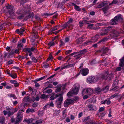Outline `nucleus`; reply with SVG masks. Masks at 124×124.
Segmentation results:
<instances>
[{
    "mask_svg": "<svg viewBox=\"0 0 124 124\" xmlns=\"http://www.w3.org/2000/svg\"><path fill=\"white\" fill-rule=\"evenodd\" d=\"M101 36L100 34L99 35H97L93 37L92 38V41H86L84 43V45L85 46H86L87 45L91 44L92 42L96 41L98 38L99 36Z\"/></svg>",
    "mask_w": 124,
    "mask_h": 124,
    "instance_id": "obj_4",
    "label": "nucleus"
},
{
    "mask_svg": "<svg viewBox=\"0 0 124 124\" xmlns=\"http://www.w3.org/2000/svg\"><path fill=\"white\" fill-rule=\"evenodd\" d=\"M72 20L73 19L72 18H69V21L63 25V27L64 28L67 27L68 28L70 27V26L71 25V24L70 23H72Z\"/></svg>",
    "mask_w": 124,
    "mask_h": 124,
    "instance_id": "obj_12",
    "label": "nucleus"
},
{
    "mask_svg": "<svg viewBox=\"0 0 124 124\" xmlns=\"http://www.w3.org/2000/svg\"><path fill=\"white\" fill-rule=\"evenodd\" d=\"M112 29L111 27L109 26L104 29L103 31L104 33L101 32L100 33V35L101 36H103L106 34L109 31H110Z\"/></svg>",
    "mask_w": 124,
    "mask_h": 124,
    "instance_id": "obj_9",
    "label": "nucleus"
},
{
    "mask_svg": "<svg viewBox=\"0 0 124 124\" xmlns=\"http://www.w3.org/2000/svg\"><path fill=\"white\" fill-rule=\"evenodd\" d=\"M104 108L103 107H101L100 108L99 111H98V113L99 114L100 112H102L104 110Z\"/></svg>",
    "mask_w": 124,
    "mask_h": 124,
    "instance_id": "obj_45",
    "label": "nucleus"
},
{
    "mask_svg": "<svg viewBox=\"0 0 124 124\" xmlns=\"http://www.w3.org/2000/svg\"><path fill=\"white\" fill-rule=\"evenodd\" d=\"M93 77H88L87 79V82L88 83H93Z\"/></svg>",
    "mask_w": 124,
    "mask_h": 124,
    "instance_id": "obj_23",
    "label": "nucleus"
},
{
    "mask_svg": "<svg viewBox=\"0 0 124 124\" xmlns=\"http://www.w3.org/2000/svg\"><path fill=\"white\" fill-rule=\"evenodd\" d=\"M82 115H83L82 112L80 113L78 115V118H80V117H81L82 116Z\"/></svg>",
    "mask_w": 124,
    "mask_h": 124,
    "instance_id": "obj_63",
    "label": "nucleus"
},
{
    "mask_svg": "<svg viewBox=\"0 0 124 124\" xmlns=\"http://www.w3.org/2000/svg\"><path fill=\"white\" fill-rule=\"evenodd\" d=\"M6 110L3 111L4 114L5 115H8V116H9L12 115L14 113L12 111V110L9 108L8 107H7L6 108Z\"/></svg>",
    "mask_w": 124,
    "mask_h": 124,
    "instance_id": "obj_5",
    "label": "nucleus"
},
{
    "mask_svg": "<svg viewBox=\"0 0 124 124\" xmlns=\"http://www.w3.org/2000/svg\"><path fill=\"white\" fill-rule=\"evenodd\" d=\"M93 121L92 120L90 122L89 121H87V122L85 123L84 124H93Z\"/></svg>",
    "mask_w": 124,
    "mask_h": 124,
    "instance_id": "obj_54",
    "label": "nucleus"
},
{
    "mask_svg": "<svg viewBox=\"0 0 124 124\" xmlns=\"http://www.w3.org/2000/svg\"><path fill=\"white\" fill-rule=\"evenodd\" d=\"M43 67L45 68H47L49 67V65L48 64H45L43 65Z\"/></svg>",
    "mask_w": 124,
    "mask_h": 124,
    "instance_id": "obj_51",
    "label": "nucleus"
},
{
    "mask_svg": "<svg viewBox=\"0 0 124 124\" xmlns=\"http://www.w3.org/2000/svg\"><path fill=\"white\" fill-rule=\"evenodd\" d=\"M61 90V88L60 87H57L56 90L55 91V92L56 93H57L60 92Z\"/></svg>",
    "mask_w": 124,
    "mask_h": 124,
    "instance_id": "obj_47",
    "label": "nucleus"
},
{
    "mask_svg": "<svg viewBox=\"0 0 124 124\" xmlns=\"http://www.w3.org/2000/svg\"><path fill=\"white\" fill-rule=\"evenodd\" d=\"M83 20L84 23L85 24H88L91 23H93L92 21H89V19L88 18H84Z\"/></svg>",
    "mask_w": 124,
    "mask_h": 124,
    "instance_id": "obj_16",
    "label": "nucleus"
},
{
    "mask_svg": "<svg viewBox=\"0 0 124 124\" xmlns=\"http://www.w3.org/2000/svg\"><path fill=\"white\" fill-rule=\"evenodd\" d=\"M23 45L22 44L19 43L17 45V47L19 49H21L23 47Z\"/></svg>",
    "mask_w": 124,
    "mask_h": 124,
    "instance_id": "obj_33",
    "label": "nucleus"
},
{
    "mask_svg": "<svg viewBox=\"0 0 124 124\" xmlns=\"http://www.w3.org/2000/svg\"><path fill=\"white\" fill-rule=\"evenodd\" d=\"M24 100L25 101L31 102V101H30V98L28 96H27L25 97Z\"/></svg>",
    "mask_w": 124,
    "mask_h": 124,
    "instance_id": "obj_37",
    "label": "nucleus"
},
{
    "mask_svg": "<svg viewBox=\"0 0 124 124\" xmlns=\"http://www.w3.org/2000/svg\"><path fill=\"white\" fill-rule=\"evenodd\" d=\"M60 42L61 43L59 45L61 47L62 46L64 45V43L62 40H60Z\"/></svg>",
    "mask_w": 124,
    "mask_h": 124,
    "instance_id": "obj_53",
    "label": "nucleus"
},
{
    "mask_svg": "<svg viewBox=\"0 0 124 124\" xmlns=\"http://www.w3.org/2000/svg\"><path fill=\"white\" fill-rule=\"evenodd\" d=\"M105 112H103L99 114V116L100 117H102L104 116L105 115Z\"/></svg>",
    "mask_w": 124,
    "mask_h": 124,
    "instance_id": "obj_42",
    "label": "nucleus"
},
{
    "mask_svg": "<svg viewBox=\"0 0 124 124\" xmlns=\"http://www.w3.org/2000/svg\"><path fill=\"white\" fill-rule=\"evenodd\" d=\"M121 33H122V32H119L115 30H113L111 32L110 36L112 37H117L118 36L119 34Z\"/></svg>",
    "mask_w": 124,
    "mask_h": 124,
    "instance_id": "obj_8",
    "label": "nucleus"
},
{
    "mask_svg": "<svg viewBox=\"0 0 124 124\" xmlns=\"http://www.w3.org/2000/svg\"><path fill=\"white\" fill-rule=\"evenodd\" d=\"M10 82L11 83L13 84H16V83L17 82L16 81L13 80H11L10 81Z\"/></svg>",
    "mask_w": 124,
    "mask_h": 124,
    "instance_id": "obj_56",
    "label": "nucleus"
},
{
    "mask_svg": "<svg viewBox=\"0 0 124 124\" xmlns=\"http://www.w3.org/2000/svg\"><path fill=\"white\" fill-rule=\"evenodd\" d=\"M26 50L29 53L31 52V51L30 50V48H28L26 49Z\"/></svg>",
    "mask_w": 124,
    "mask_h": 124,
    "instance_id": "obj_64",
    "label": "nucleus"
},
{
    "mask_svg": "<svg viewBox=\"0 0 124 124\" xmlns=\"http://www.w3.org/2000/svg\"><path fill=\"white\" fill-rule=\"evenodd\" d=\"M34 14L33 13H31L29 14V15L27 16H26L25 17V18L26 19H28L29 18H32L34 17Z\"/></svg>",
    "mask_w": 124,
    "mask_h": 124,
    "instance_id": "obj_30",
    "label": "nucleus"
},
{
    "mask_svg": "<svg viewBox=\"0 0 124 124\" xmlns=\"http://www.w3.org/2000/svg\"><path fill=\"white\" fill-rule=\"evenodd\" d=\"M74 101V100L68 99L65 101L64 103V106L65 107H67L69 105L73 103Z\"/></svg>",
    "mask_w": 124,
    "mask_h": 124,
    "instance_id": "obj_11",
    "label": "nucleus"
},
{
    "mask_svg": "<svg viewBox=\"0 0 124 124\" xmlns=\"http://www.w3.org/2000/svg\"><path fill=\"white\" fill-rule=\"evenodd\" d=\"M30 101L32 102H34L35 101V98L34 97H32L31 99L30 98Z\"/></svg>",
    "mask_w": 124,
    "mask_h": 124,
    "instance_id": "obj_61",
    "label": "nucleus"
},
{
    "mask_svg": "<svg viewBox=\"0 0 124 124\" xmlns=\"http://www.w3.org/2000/svg\"><path fill=\"white\" fill-rule=\"evenodd\" d=\"M109 89V87L108 86H106L102 90H105V92H107Z\"/></svg>",
    "mask_w": 124,
    "mask_h": 124,
    "instance_id": "obj_39",
    "label": "nucleus"
},
{
    "mask_svg": "<svg viewBox=\"0 0 124 124\" xmlns=\"http://www.w3.org/2000/svg\"><path fill=\"white\" fill-rule=\"evenodd\" d=\"M49 96V95H46L44 94H42L41 95L40 98L43 99H46L48 98Z\"/></svg>",
    "mask_w": 124,
    "mask_h": 124,
    "instance_id": "obj_28",
    "label": "nucleus"
},
{
    "mask_svg": "<svg viewBox=\"0 0 124 124\" xmlns=\"http://www.w3.org/2000/svg\"><path fill=\"white\" fill-rule=\"evenodd\" d=\"M42 121L41 119L39 120L36 121V124H41L42 123Z\"/></svg>",
    "mask_w": 124,
    "mask_h": 124,
    "instance_id": "obj_44",
    "label": "nucleus"
},
{
    "mask_svg": "<svg viewBox=\"0 0 124 124\" xmlns=\"http://www.w3.org/2000/svg\"><path fill=\"white\" fill-rule=\"evenodd\" d=\"M59 26H56L51 29V31H55L56 30H57L59 28Z\"/></svg>",
    "mask_w": 124,
    "mask_h": 124,
    "instance_id": "obj_36",
    "label": "nucleus"
},
{
    "mask_svg": "<svg viewBox=\"0 0 124 124\" xmlns=\"http://www.w3.org/2000/svg\"><path fill=\"white\" fill-rule=\"evenodd\" d=\"M108 72H106L104 74L101 75V76L102 79L105 80H106L108 77Z\"/></svg>",
    "mask_w": 124,
    "mask_h": 124,
    "instance_id": "obj_15",
    "label": "nucleus"
},
{
    "mask_svg": "<svg viewBox=\"0 0 124 124\" xmlns=\"http://www.w3.org/2000/svg\"><path fill=\"white\" fill-rule=\"evenodd\" d=\"M86 52V49L82 50L79 51V53L81 54H84Z\"/></svg>",
    "mask_w": 124,
    "mask_h": 124,
    "instance_id": "obj_43",
    "label": "nucleus"
},
{
    "mask_svg": "<svg viewBox=\"0 0 124 124\" xmlns=\"http://www.w3.org/2000/svg\"><path fill=\"white\" fill-rule=\"evenodd\" d=\"M88 107L89 110H95L96 109V106L92 105H89L88 106Z\"/></svg>",
    "mask_w": 124,
    "mask_h": 124,
    "instance_id": "obj_21",
    "label": "nucleus"
},
{
    "mask_svg": "<svg viewBox=\"0 0 124 124\" xmlns=\"http://www.w3.org/2000/svg\"><path fill=\"white\" fill-rule=\"evenodd\" d=\"M72 5L74 7L75 9L77 10L78 11H80L81 10V9L78 6L76 5L73 3H72Z\"/></svg>",
    "mask_w": 124,
    "mask_h": 124,
    "instance_id": "obj_27",
    "label": "nucleus"
},
{
    "mask_svg": "<svg viewBox=\"0 0 124 124\" xmlns=\"http://www.w3.org/2000/svg\"><path fill=\"white\" fill-rule=\"evenodd\" d=\"M102 91V89L99 87H97L95 89V91L96 93L98 94L100 93Z\"/></svg>",
    "mask_w": 124,
    "mask_h": 124,
    "instance_id": "obj_26",
    "label": "nucleus"
},
{
    "mask_svg": "<svg viewBox=\"0 0 124 124\" xmlns=\"http://www.w3.org/2000/svg\"><path fill=\"white\" fill-rule=\"evenodd\" d=\"M79 24H80V27H82L84 25V24L83 20L82 21H80L79 22Z\"/></svg>",
    "mask_w": 124,
    "mask_h": 124,
    "instance_id": "obj_48",
    "label": "nucleus"
},
{
    "mask_svg": "<svg viewBox=\"0 0 124 124\" xmlns=\"http://www.w3.org/2000/svg\"><path fill=\"white\" fill-rule=\"evenodd\" d=\"M110 8V7H109L108 6H106L105 7L102 8L101 9L103 11L104 13L105 14L107 13V11Z\"/></svg>",
    "mask_w": 124,
    "mask_h": 124,
    "instance_id": "obj_24",
    "label": "nucleus"
},
{
    "mask_svg": "<svg viewBox=\"0 0 124 124\" xmlns=\"http://www.w3.org/2000/svg\"><path fill=\"white\" fill-rule=\"evenodd\" d=\"M88 70L87 69H84L81 70V74L83 76L87 75L88 73Z\"/></svg>",
    "mask_w": 124,
    "mask_h": 124,
    "instance_id": "obj_14",
    "label": "nucleus"
},
{
    "mask_svg": "<svg viewBox=\"0 0 124 124\" xmlns=\"http://www.w3.org/2000/svg\"><path fill=\"white\" fill-rule=\"evenodd\" d=\"M120 62L119 63V66L121 67H122L124 65V56L122 57L121 59H120Z\"/></svg>",
    "mask_w": 124,
    "mask_h": 124,
    "instance_id": "obj_20",
    "label": "nucleus"
},
{
    "mask_svg": "<svg viewBox=\"0 0 124 124\" xmlns=\"http://www.w3.org/2000/svg\"><path fill=\"white\" fill-rule=\"evenodd\" d=\"M80 89V85L78 84H75L72 88L71 91H69L67 94L68 96H71L72 94L76 95L78 93Z\"/></svg>",
    "mask_w": 124,
    "mask_h": 124,
    "instance_id": "obj_1",
    "label": "nucleus"
},
{
    "mask_svg": "<svg viewBox=\"0 0 124 124\" xmlns=\"http://www.w3.org/2000/svg\"><path fill=\"white\" fill-rule=\"evenodd\" d=\"M63 94V93L62 92L61 93L59 94H56L55 95V97H54L53 96H51L50 98V99L52 101L55 98H56L58 97H59L57 100V105H59V106H60L63 100V97L62 95Z\"/></svg>",
    "mask_w": 124,
    "mask_h": 124,
    "instance_id": "obj_2",
    "label": "nucleus"
},
{
    "mask_svg": "<svg viewBox=\"0 0 124 124\" xmlns=\"http://www.w3.org/2000/svg\"><path fill=\"white\" fill-rule=\"evenodd\" d=\"M35 111V110L33 108H28L26 110V112L28 113H29L30 112H31L32 113Z\"/></svg>",
    "mask_w": 124,
    "mask_h": 124,
    "instance_id": "obj_29",
    "label": "nucleus"
},
{
    "mask_svg": "<svg viewBox=\"0 0 124 124\" xmlns=\"http://www.w3.org/2000/svg\"><path fill=\"white\" fill-rule=\"evenodd\" d=\"M6 7L7 9H9L8 10L10 16L13 15L14 13V7L11 5H8L6 6Z\"/></svg>",
    "mask_w": 124,
    "mask_h": 124,
    "instance_id": "obj_7",
    "label": "nucleus"
},
{
    "mask_svg": "<svg viewBox=\"0 0 124 124\" xmlns=\"http://www.w3.org/2000/svg\"><path fill=\"white\" fill-rule=\"evenodd\" d=\"M5 121V118L4 117H0V123L3 124L4 123Z\"/></svg>",
    "mask_w": 124,
    "mask_h": 124,
    "instance_id": "obj_35",
    "label": "nucleus"
},
{
    "mask_svg": "<svg viewBox=\"0 0 124 124\" xmlns=\"http://www.w3.org/2000/svg\"><path fill=\"white\" fill-rule=\"evenodd\" d=\"M106 39H102L101 40V41H100L99 42V43H100V42H105V41H106Z\"/></svg>",
    "mask_w": 124,
    "mask_h": 124,
    "instance_id": "obj_62",
    "label": "nucleus"
},
{
    "mask_svg": "<svg viewBox=\"0 0 124 124\" xmlns=\"http://www.w3.org/2000/svg\"><path fill=\"white\" fill-rule=\"evenodd\" d=\"M93 24H91L88 25V26L87 28H88L91 29L92 28V27L93 26Z\"/></svg>",
    "mask_w": 124,
    "mask_h": 124,
    "instance_id": "obj_50",
    "label": "nucleus"
},
{
    "mask_svg": "<svg viewBox=\"0 0 124 124\" xmlns=\"http://www.w3.org/2000/svg\"><path fill=\"white\" fill-rule=\"evenodd\" d=\"M93 83L96 82L98 80L99 78L97 77H95L93 76Z\"/></svg>",
    "mask_w": 124,
    "mask_h": 124,
    "instance_id": "obj_38",
    "label": "nucleus"
},
{
    "mask_svg": "<svg viewBox=\"0 0 124 124\" xmlns=\"http://www.w3.org/2000/svg\"><path fill=\"white\" fill-rule=\"evenodd\" d=\"M30 57L32 62L34 63H36L37 62V60L35 57L33 56V55H32V56H31Z\"/></svg>",
    "mask_w": 124,
    "mask_h": 124,
    "instance_id": "obj_31",
    "label": "nucleus"
},
{
    "mask_svg": "<svg viewBox=\"0 0 124 124\" xmlns=\"http://www.w3.org/2000/svg\"><path fill=\"white\" fill-rule=\"evenodd\" d=\"M19 49H16L14 53L16 54L19 53ZM14 51H12L10 52V54H14Z\"/></svg>",
    "mask_w": 124,
    "mask_h": 124,
    "instance_id": "obj_34",
    "label": "nucleus"
},
{
    "mask_svg": "<svg viewBox=\"0 0 124 124\" xmlns=\"http://www.w3.org/2000/svg\"><path fill=\"white\" fill-rule=\"evenodd\" d=\"M32 63V62L30 61L27 62V64L28 65H31Z\"/></svg>",
    "mask_w": 124,
    "mask_h": 124,
    "instance_id": "obj_57",
    "label": "nucleus"
},
{
    "mask_svg": "<svg viewBox=\"0 0 124 124\" xmlns=\"http://www.w3.org/2000/svg\"><path fill=\"white\" fill-rule=\"evenodd\" d=\"M49 105L50 106L52 107H53L54 106V105L52 101H51L50 102Z\"/></svg>",
    "mask_w": 124,
    "mask_h": 124,
    "instance_id": "obj_59",
    "label": "nucleus"
},
{
    "mask_svg": "<svg viewBox=\"0 0 124 124\" xmlns=\"http://www.w3.org/2000/svg\"><path fill=\"white\" fill-rule=\"evenodd\" d=\"M72 51V50H67L66 52V53L67 54H69Z\"/></svg>",
    "mask_w": 124,
    "mask_h": 124,
    "instance_id": "obj_52",
    "label": "nucleus"
},
{
    "mask_svg": "<svg viewBox=\"0 0 124 124\" xmlns=\"http://www.w3.org/2000/svg\"><path fill=\"white\" fill-rule=\"evenodd\" d=\"M33 121L32 118L25 119L23 121L24 122H26L28 124H29L31 123Z\"/></svg>",
    "mask_w": 124,
    "mask_h": 124,
    "instance_id": "obj_22",
    "label": "nucleus"
},
{
    "mask_svg": "<svg viewBox=\"0 0 124 124\" xmlns=\"http://www.w3.org/2000/svg\"><path fill=\"white\" fill-rule=\"evenodd\" d=\"M90 117L88 116L87 117L85 118L83 120V122H86V121H89L90 120H89V118Z\"/></svg>",
    "mask_w": 124,
    "mask_h": 124,
    "instance_id": "obj_41",
    "label": "nucleus"
},
{
    "mask_svg": "<svg viewBox=\"0 0 124 124\" xmlns=\"http://www.w3.org/2000/svg\"><path fill=\"white\" fill-rule=\"evenodd\" d=\"M75 64H70L68 65H67L65 67H62L61 68H60V70L61 71L62 70L64 69H65L67 68H69V67H71L73 66H74L75 65Z\"/></svg>",
    "mask_w": 124,
    "mask_h": 124,
    "instance_id": "obj_25",
    "label": "nucleus"
},
{
    "mask_svg": "<svg viewBox=\"0 0 124 124\" xmlns=\"http://www.w3.org/2000/svg\"><path fill=\"white\" fill-rule=\"evenodd\" d=\"M48 87L46 88L43 90V93H47L48 94H49L51 93L52 92V90L51 89H47Z\"/></svg>",
    "mask_w": 124,
    "mask_h": 124,
    "instance_id": "obj_19",
    "label": "nucleus"
},
{
    "mask_svg": "<svg viewBox=\"0 0 124 124\" xmlns=\"http://www.w3.org/2000/svg\"><path fill=\"white\" fill-rule=\"evenodd\" d=\"M108 4L106 1H104L98 4L97 8H100L105 6H107Z\"/></svg>",
    "mask_w": 124,
    "mask_h": 124,
    "instance_id": "obj_13",
    "label": "nucleus"
},
{
    "mask_svg": "<svg viewBox=\"0 0 124 124\" xmlns=\"http://www.w3.org/2000/svg\"><path fill=\"white\" fill-rule=\"evenodd\" d=\"M23 112V110H21L18 112L17 114L19 115H22L21 114Z\"/></svg>",
    "mask_w": 124,
    "mask_h": 124,
    "instance_id": "obj_55",
    "label": "nucleus"
},
{
    "mask_svg": "<svg viewBox=\"0 0 124 124\" xmlns=\"http://www.w3.org/2000/svg\"><path fill=\"white\" fill-rule=\"evenodd\" d=\"M118 2V0H113L111 3H109V5L110 6L114 4H116Z\"/></svg>",
    "mask_w": 124,
    "mask_h": 124,
    "instance_id": "obj_32",
    "label": "nucleus"
},
{
    "mask_svg": "<svg viewBox=\"0 0 124 124\" xmlns=\"http://www.w3.org/2000/svg\"><path fill=\"white\" fill-rule=\"evenodd\" d=\"M35 28L34 27L32 29L33 35L35 39L37 38L38 37L37 33L36 32V31L35 30Z\"/></svg>",
    "mask_w": 124,
    "mask_h": 124,
    "instance_id": "obj_18",
    "label": "nucleus"
},
{
    "mask_svg": "<svg viewBox=\"0 0 124 124\" xmlns=\"http://www.w3.org/2000/svg\"><path fill=\"white\" fill-rule=\"evenodd\" d=\"M93 93V89L91 88H89L85 89L83 90L82 94L84 95L85 94H87L90 95Z\"/></svg>",
    "mask_w": 124,
    "mask_h": 124,
    "instance_id": "obj_6",
    "label": "nucleus"
},
{
    "mask_svg": "<svg viewBox=\"0 0 124 124\" xmlns=\"http://www.w3.org/2000/svg\"><path fill=\"white\" fill-rule=\"evenodd\" d=\"M108 47H106L105 49H103L101 52V55L103 56L107 54V53L108 52Z\"/></svg>",
    "mask_w": 124,
    "mask_h": 124,
    "instance_id": "obj_17",
    "label": "nucleus"
},
{
    "mask_svg": "<svg viewBox=\"0 0 124 124\" xmlns=\"http://www.w3.org/2000/svg\"><path fill=\"white\" fill-rule=\"evenodd\" d=\"M38 105V103H37L34 102L32 104V106L33 107H37Z\"/></svg>",
    "mask_w": 124,
    "mask_h": 124,
    "instance_id": "obj_49",
    "label": "nucleus"
},
{
    "mask_svg": "<svg viewBox=\"0 0 124 124\" xmlns=\"http://www.w3.org/2000/svg\"><path fill=\"white\" fill-rule=\"evenodd\" d=\"M10 76L13 78H17V76L15 74H10Z\"/></svg>",
    "mask_w": 124,
    "mask_h": 124,
    "instance_id": "obj_46",
    "label": "nucleus"
},
{
    "mask_svg": "<svg viewBox=\"0 0 124 124\" xmlns=\"http://www.w3.org/2000/svg\"><path fill=\"white\" fill-rule=\"evenodd\" d=\"M55 44V43L53 41H51L49 43L48 45L50 47L54 45Z\"/></svg>",
    "mask_w": 124,
    "mask_h": 124,
    "instance_id": "obj_40",
    "label": "nucleus"
},
{
    "mask_svg": "<svg viewBox=\"0 0 124 124\" xmlns=\"http://www.w3.org/2000/svg\"><path fill=\"white\" fill-rule=\"evenodd\" d=\"M117 94L116 93H115V94H114V95L111 96V97L110 98L111 99L113 98H114L115 97H116V96H117Z\"/></svg>",
    "mask_w": 124,
    "mask_h": 124,
    "instance_id": "obj_58",
    "label": "nucleus"
},
{
    "mask_svg": "<svg viewBox=\"0 0 124 124\" xmlns=\"http://www.w3.org/2000/svg\"><path fill=\"white\" fill-rule=\"evenodd\" d=\"M107 100V101H106V103L108 104V105H109V104L110 103H111V101H110L109 100Z\"/></svg>",
    "mask_w": 124,
    "mask_h": 124,
    "instance_id": "obj_60",
    "label": "nucleus"
},
{
    "mask_svg": "<svg viewBox=\"0 0 124 124\" xmlns=\"http://www.w3.org/2000/svg\"><path fill=\"white\" fill-rule=\"evenodd\" d=\"M122 20L121 17V15L119 14L117 16H115L112 20L110 22L111 24L112 25H115L118 22H120Z\"/></svg>",
    "mask_w": 124,
    "mask_h": 124,
    "instance_id": "obj_3",
    "label": "nucleus"
},
{
    "mask_svg": "<svg viewBox=\"0 0 124 124\" xmlns=\"http://www.w3.org/2000/svg\"><path fill=\"white\" fill-rule=\"evenodd\" d=\"M17 116L16 118L15 124H19L22 119L23 115H19L17 114Z\"/></svg>",
    "mask_w": 124,
    "mask_h": 124,
    "instance_id": "obj_10",
    "label": "nucleus"
}]
</instances>
